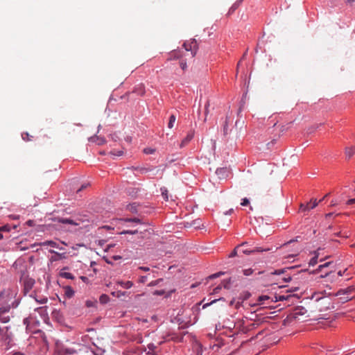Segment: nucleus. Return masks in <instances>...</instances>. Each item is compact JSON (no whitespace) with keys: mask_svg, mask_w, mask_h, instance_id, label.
I'll return each instance as SVG.
<instances>
[{"mask_svg":"<svg viewBox=\"0 0 355 355\" xmlns=\"http://www.w3.org/2000/svg\"><path fill=\"white\" fill-rule=\"evenodd\" d=\"M218 300H212L210 303H207V304H205L203 306H202V308L203 309H205L206 307H207L208 306H209L210 304L216 302Z\"/></svg>","mask_w":355,"mask_h":355,"instance_id":"45","label":"nucleus"},{"mask_svg":"<svg viewBox=\"0 0 355 355\" xmlns=\"http://www.w3.org/2000/svg\"><path fill=\"white\" fill-rule=\"evenodd\" d=\"M290 296L291 295H280L278 297H276V299H277V300L283 301V300H288Z\"/></svg>","mask_w":355,"mask_h":355,"instance_id":"32","label":"nucleus"},{"mask_svg":"<svg viewBox=\"0 0 355 355\" xmlns=\"http://www.w3.org/2000/svg\"><path fill=\"white\" fill-rule=\"evenodd\" d=\"M155 345L153 343H151V344H149L148 345V348L150 351H152V352L153 353L154 352V349H155Z\"/></svg>","mask_w":355,"mask_h":355,"instance_id":"49","label":"nucleus"},{"mask_svg":"<svg viewBox=\"0 0 355 355\" xmlns=\"http://www.w3.org/2000/svg\"><path fill=\"white\" fill-rule=\"evenodd\" d=\"M21 137H22L23 140H24L26 141H31L33 139V136L30 135L28 132H23L21 134Z\"/></svg>","mask_w":355,"mask_h":355,"instance_id":"23","label":"nucleus"},{"mask_svg":"<svg viewBox=\"0 0 355 355\" xmlns=\"http://www.w3.org/2000/svg\"><path fill=\"white\" fill-rule=\"evenodd\" d=\"M105 139L104 138H103V137L97 138V144L98 145H102V144H105Z\"/></svg>","mask_w":355,"mask_h":355,"instance_id":"39","label":"nucleus"},{"mask_svg":"<svg viewBox=\"0 0 355 355\" xmlns=\"http://www.w3.org/2000/svg\"><path fill=\"white\" fill-rule=\"evenodd\" d=\"M123 153V152L122 150H119V151H117V152H114V151H112L111 152V154L114 155V156H121L122 155Z\"/></svg>","mask_w":355,"mask_h":355,"instance_id":"40","label":"nucleus"},{"mask_svg":"<svg viewBox=\"0 0 355 355\" xmlns=\"http://www.w3.org/2000/svg\"><path fill=\"white\" fill-rule=\"evenodd\" d=\"M180 67L183 70H184L187 68V63L184 62H181Z\"/></svg>","mask_w":355,"mask_h":355,"instance_id":"50","label":"nucleus"},{"mask_svg":"<svg viewBox=\"0 0 355 355\" xmlns=\"http://www.w3.org/2000/svg\"><path fill=\"white\" fill-rule=\"evenodd\" d=\"M156 293H157V295H164L166 293V292L163 290H159L156 291Z\"/></svg>","mask_w":355,"mask_h":355,"instance_id":"47","label":"nucleus"},{"mask_svg":"<svg viewBox=\"0 0 355 355\" xmlns=\"http://www.w3.org/2000/svg\"><path fill=\"white\" fill-rule=\"evenodd\" d=\"M36 313H37L40 315L41 319H42L43 320H45L48 318L46 306H40L35 308L34 309V313L31 315L30 318H32L33 315Z\"/></svg>","mask_w":355,"mask_h":355,"instance_id":"4","label":"nucleus"},{"mask_svg":"<svg viewBox=\"0 0 355 355\" xmlns=\"http://www.w3.org/2000/svg\"><path fill=\"white\" fill-rule=\"evenodd\" d=\"M87 184H85V185H83V186L81 187V188H80V189H79L77 191V192H79L80 191H81V190H82V189H83L84 188H86V187H87Z\"/></svg>","mask_w":355,"mask_h":355,"instance_id":"58","label":"nucleus"},{"mask_svg":"<svg viewBox=\"0 0 355 355\" xmlns=\"http://www.w3.org/2000/svg\"><path fill=\"white\" fill-rule=\"evenodd\" d=\"M173 292V290H171L170 291L167 292V294L166 295V297H168L171 295V293H172Z\"/></svg>","mask_w":355,"mask_h":355,"instance_id":"61","label":"nucleus"},{"mask_svg":"<svg viewBox=\"0 0 355 355\" xmlns=\"http://www.w3.org/2000/svg\"><path fill=\"white\" fill-rule=\"evenodd\" d=\"M64 293L67 297L71 298L74 295L75 292L71 286H67L64 287Z\"/></svg>","mask_w":355,"mask_h":355,"instance_id":"13","label":"nucleus"},{"mask_svg":"<svg viewBox=\"0 0 355 355\" xmlns=\"http://www.w3.org/2000/svg\"><path fill=\"white\" fill-rule=\"evenodd\" d=\"M12 355H25V354H24L23 353H21V352H15Z\"/></svg>","mask_w":355,"mask_h":355,"instance_id":"62","label":"nucleus"},{"mask_svg":"<svg viewBox=\"0 0 355 355\" xmlns=\"http://www.w3.org/2000/svg\"><path fill=\"white\" fill-rule=\"evenodd\" d=\"M209 101H207V103L205 104V118L204 119V121H206V120H207V116L209 113Z\"/></svg>","mask_w":355,"mask_h":355,"instance_id":"33","label":"nucleus"},{"mask_svg":"<svg viewBox=\"0 0 355 355\" xmlns=\"http://www.w3.org/2000/svg\"><path fill=\"white\" fill-rule=\"evenodd\" d=\"M255 325H256V324H255L254 322H252V323L250 324V329L254 328V327H255Z\"/></svg>","mask_w":355,"mask_h":355,"instance_id":"63","label":"nucleus"},{"mask_svg":"<svg viewBox=\"0 0 355 355\" xmlns=\"http://www.w3.org/2000/svg\"><path fill=\"white\" fill-rule=\"evenodd\" d=\"M318 205V202L317 201L316 199H314L312 206L309 207V204H306V205L301 204L300 207V209L302 211H309L310 209L315 208Z\"/></svg>","mask_w":355,"mask_h":355,"instance_id":"8","label":"nucleus"},{"mask_svg":"<svg viewBox=\"0 0 355 355\" xmlns=\"http://www.w3.org/2000/svg\"><path fill=\"white\" fill-rule=\"evenodd\" d=\"M86 305L87 307H90L93 305V302L92 301L88 300L86 302Z\"/></svg>","mask_w":355,"mask_h":355,"instance_id":"54","label":"nucleus"},{"mask_svg":"<svg viewBox=\"0 0 355 355\" xmlns=\"http://www.w3.org/2000/svg\"><path fill=\"white\" fill-rule=\"evenodd\" d=\"M249 203H250L249 200L248 198H245L242 200V202L241 203V205L242 206H247L249 205Z\"/></svg>","mask_w":355,"mask_h":355,"instance_id":"37","label":"nucleus"},{"mask_svg":"<svg viewBox=\"0 0 355 355\" xmlns=\"http://www.w3.org/2000/svg\"><path fill=\"white\" fill-rule=\"evenodd\" d=\"M223 274H224V272H217V273H215V274H213V275H210L209 277V279H214V278L220 277V275H222Z\"/></svg>","mask_w":355,"mask_h":355,"instance_id":"35","label":"nucleus"},{"mask_svg":"<svg viewBox=\"0 0 355 355\" xmlns=\"http://www.w3.org/2000/svg\"><path fill=\"white\" fill-rule=\"evenodd\" d=\"M331 263H332L331 261H329V262H326L323 264L320 265L318 267V268L315 270V272H322L324 268H328L329 266H330L331 265Z\"/></svg>","mask_w":355,"mask_h":355,"instance_id":"16","label":"nucleus"},{"mask_svg":"<svg viewBox=\"0 0 355 355\" xmlns=\"http://www.w3.org/2000/svg\"><path fill=\"white\" fill-rule=\"evenodd\" d=\"M109 300V297L105 294H103L100 296L99 301L101 304H106Z\"/></svg>","mask_w":355,"mask_h":355,"instance_id":"21","label":"nucleus"},{"mask_svg":"<svg viewBox=\"0 0 355 355\" xmlns=\"http://www.w3.org/2000/svg\"><path fill=\"white\" fill-rule=\"evenodd\" d=\"M221 289V286H218L217 287H216L214 289V293H218V291Z\"/></svg>","mask_w":355,"mask_h":355,"instance_id":"52","label":"nucleus"},{"mask_svg":"<svg viewBox=\"0 0 355 355\" xmlns=\"http://www.w3.org/2000/svg\"><path fill=\"white\" fill-rule=\"evenodd\" d=\"M229 171L227 168H219L216 171V174L220 179H223L227 176Z\"/></svg>","mask_w":355,"mask_h":355,"instance_id":"7","label":"nucleus"},{"mask_svg":"<svg viewBox=\"0 0 355 355\" xmlns=\"http://www.w3.org/2000/svg\"><path fill=\"white\" fill-rule=\"evenodd\" d=\"M155 150L150 148H146L144 149V153L146 154H153Z\"/></svg>","mask_w":355,"mask_h":355,"instance_id":"36","label":"nucleus"},{"mask_svg":"<svg viewBox=\"0 0 355 355\" xmlns=\"http://www.w3.org/2000/svg\"><path fill=\"white\" fill-rule=\"evenodd\" d=\"M230 279L227 280V281H225H225H223L222 283H223V286H224L225 288H228V284H230Z\"/></svg>","mask_w":355,"mask_h":355,"instance_id":"46","label":"nucleus"},{"mask_svg":"<svg viewBox=\"0 0 355 355\" xmlns=\"http://www.w3.org/2000/svg\"><path fill=\"white\" fill-rule=\"evenodd\" d=\"M123 221L128 222V223H132L136 225L141 224V220L139 218H126L123 219Z\"/></svg>","mask_w":355,"mask_h":355,"instance_id":"17","label":"nucleus"},{"mask_svg":"<svg viewBox=\"0 0 355 355\" xmlns=\"http://www.w3.org/2000/svg\"><path fill=\"white\" fill-rule=\"evenodd\" d=\"M354 150L352 148H345V154L347 159H350L352 157V155H354Z\"/></svg>","mask_w":355,"mask_h":355,"instance_id":"19","label":"nucleus"},{"mask_svg":"<svg viewBox=\"0 0 355 355\" xmlns=\"http://www.w3.org/2000/svg\"><path fill=\"white\" fill-rule=\"evenodd\" d=\"M138 233V230L137 229H134V230H123V232H121V234H137Z\"/></svg>","mask_w":355,"mask_h":355,"instance_id":"26","label":"nucleus"},{"mask_svg":"<svg viewBox=\"0 0 355 355\" xmlns=\"http://www.w3.org/2000/svg\"><path fill=\"white\" fill-rule=\"evenodd\" d=\"M268 250H270L269 248H263L261 247H256V248L252 249V251H253V253L266 252V251H268Z\"/></svg>","mask_w":355,"mask_h":355,"instance_id":"24","label":"nucleus"},{"mask_svg":"<svg viewBox=\"0 0 355 355\" xmlns=\"http://www.w3.org/2000/svg\"><path fill=\"white\" fill-rule=\"evenodd\" d=\"M183 46L186 51H191L193 57L196 55L198 49L197 42L196 40H192L190 42H184Z\"/></svg>","mask_w":355,"mask_h":355,"instance_id":"3","label":"nucleus"},{"mask_svg":"<svg viewBox=\"0 0 355 355\" xmlns=\"http://www.w3.org/2000/svg\"><path fill=\"white\" fill-rule=\"evenodd\" d=\"M116 293H117V294H116V295H115V292L112 293V295H114V296H116V297H121V296H122V295H125V292L117 291Z\"/></svg>","mask_w":355,"mask_h":355,"instance_id":"41","label":"nucleus"},{"mask_svg":"<svg viewBox=\"0 0 355 355\" xmlns=\"http://www.w3.org/2000/svg\"><path fill=\"white\" fill-rule=\"evenodd\" d=\"M193 136L194 130H191L187 133V136L181 141L180 144V148H182L186 146L189 143V141L193 138Z\"/></svg>","mask_w":355,"mask_h":355,"instance_id":"6","label":"nucleus"},{"mask_svg":"<svg viewBox=\"0 0 355 355\" xmlns=\"http://www.w3.org/2000/svg\"><path fill=\"white\" fill-rule=\"evenodd\" d=\"M66 268H64L62 270H61V271L60 272V276L67 279H73V275L71 272L64 271Z\"/></svg>","mask_w":355,"mask_h":355,"instance_id":"10","label":"nucleus"},{"mask_svg":"<svg viewBox=\"0 0 355 355\" xmlns=\"http://www.w3.org/2000/svg\"><path fill=\"white\" fill-rule=\"evenodd\" d=\"M355 291V286H349L345 288H340L336 293L327 292L324 290L322 293H314L312 295V299H314L316 302L320 303V311H325L329 309L331 302L327 296H320V295H325L328 296H341L344 295V297H340V302L345 303L353 299L352 294Z\"/></svg>","mask_w":355,"mask_h":355,"instance_id":"1","label":"nucleus"},{"mask_svg":"<svg viewBox=\"0 0 355 355\" xmlns=\"http://www.w3.org/2000/svg\"><path fill=\"white\" fill-rule=\"evenodd\" d=\"M243 252L245 254H252L253 253V251H252V250H243Z\"/></svg>","mask_w":355,"mask_h":355,"instance_id":"48","label":"nucleus"},{"mask_svg":"<svg viewBox=\"0 0 355 355\" xmlns=\"http://www.w3.org/2000/svg\"><path fill=\"white\" fill-rule=\"evenodd\" d=\"M248 243L247 242H244L243 243L241 246H243L245 245H246ZM240 247V245H238L232 252L231 254L229 255L230 257H234L235 256H236L237 254V248H239Z\"/></svg>","mask_w":355,"mask_h":355,"instance_id":"27","label":"nucleus"},{"mask_svg":"<svg viewBox=\"0 0 355 355\" xmlns=\"http://www.w3.org/2000/svg\"><path fill=\"white\" fill-rule=\"evenodd\" d=\"M21 281L23 282L24 289L26 291H30L35 284V280L32 278L23 277L21 279Z\"/></svg>","mask_w":355,"mask_h":355,"instance_id":"5","label":"nucleus"},{"mask_svg":"<svg viewBox=\"0 0 355 355\" xmlns=\"http://www.w3.org/2000/svg\"><path fill=\"white\" fill-rule=\"evenodd\" d=\"M282 279L285 282H289L291 279V275H286V277H284L282 278Z\"/></svg>","mask_w":355,"mask_h":355,"instance_id":"44","label":"nucleus"},{"mask_svg":"<svg viewBox=\"0 0 355 355\" xmlns=\"http://www.w3.org/2000/svg\"><path fill=\"white\" fill-rule=\"evenodd\" d=\"M10 317L9 316H0V322L3 323H6L9 322Z\"/></svg>","mask_w":355,"mask_h":355,"instance_id":"34","label":"nucleus"},{"mask_svg":"<svg viewBox=\"0 0 355 355\" xmlns=\"http://www.w3.org/2000/svg\"><path fill=\"white\" fill-rule=\"evenodd\" d=\"M223 132H224L225 135H227V121H225V123L223 127Z\"/></svg>","mask_w":355,"mask_h":355,"instance_id":"43","label":"nucleus"},{"mask_svg":"<svg viewBox=\"0 0 355 355\" xmlns=\"http://www.w3.org/2000/svg\"><path fill=\"white\" fill-rule=\"evenodd\" d=\"M253 270L251 268L246 269L243 270V273L245 275L248 276L252 273Z\"/></svg>","mask_w":355,"mask_h":355,"instance_id":"38","label":"nucleus"},{"mask_svg":"<svg viewBox=\"0 0 355 355\" xmlns=\"http://www.w3.org/2000/svg\"><path fill=\"white\" fill-rule=\"evenodd\" d=\"M318 253L315 252V255L313 257H312L309 261V265L314 266L318 263Z\"/></svg>","mask_w":355,"mask_h":355,"instance_id":"20","label":"nucleus"},{"mask_svg":"<svg viewBox=\"0 0 355 355\" xmlns=\"http://www.w3.org/2000/svg\"><path fill=\"white\" fill-rule=\"evenodd\" d=\"M161 195L164 200L168 201V191L165 187H161Z\"/></svg>","mask_w":355,"mask_h":355,"instance_id":"15","label":"nucleus"},{"mask_svg":"<svg viewBox=\"0 0 355 355\" xmlns=\"http://www.w3.org/2000/svg\"><path fill=\"white\" fill-rule=\"evenodd\" d=\"M80 279H82L83 282H88V278L87 277H85V276H81L80 277Z\"/></svg>","mask_w":355,"mask_h":355,"instance_id":"55","label":"nucleus"},{"mask_svg":"<svg viewBox=\"0 0 355 355\" xmlns=\"http://www.w3.org/2000/svg\"><path fill=\"white\" fill-rule=\"evenodd\" d=\"M318 279V282L325 285L329 290L331 289L330 284L336 283L339 281L335 275V272L332 270L326 272L324 275H320Z\"/></svg>","mask_w":355,"mask_h":355,"instance_id":"2","label":"nucleus"},{"mask_svg":"<svg viewBox=\"0 0 355 355\" xmlns=\"http://www.w3.org/2000/svg\"><path fill=\"white\" fill-rule=\"evenodd\" d=\"M41 246H46V245H49V246H51V247H53V248H58L60 250H62V248H60L58 246V244L53 241H46L43 243H41L40 244Z\"/></svg>","mask_w":355,"mask_h":355,"instance_id":"11","label":"nucleus"},{"mask_svg":"<svg viewBox=\"0 0 355 355\" xmlns=\"http://www.w3.org/2000/svg\"><path fill=\"white\" fill-rule=\"evenodd\" d=\"M121 257L120 256H114L113 257V259L114 260H118V259H120Z\"/></svg>","mask_w":355,"mask_h":355,"instance_id":"60","label":"nucleus"},{"mask_svg":"<svg viewBox=\"0 0 355 355\" xmlns=\"http://www.w3.org/2000/svg\"><path fill=\"white\" fill-rule=\"evenodd\" d=\"M110 136H111L112 139L113 141H116L117 140V139L119 138L116 134L111 135Z\"/></svg>","mask_w":355,"mask_h":355,"instance_id":"53","label":"nucleus"},{"mask_svg":"<svg viewBox=\"0 0 355 355\" xmlns=\"http://www.w3.org/2000/svg\"><path fill=\"white\" fill-rule=\"evenodd\" d=\"M347 269H345L344 270H339L337 272H335V275L338 280L340 278L344 275V274L347 272Z\"/></svg>","mask_w":355,"mask_h":355,"instance_id":"29","label":"nucleus"},{"mask_svg":"<svg viewBox=\"0 0 355 355\" xmlns=\"http://www.w3.org/2000/svg\"><path fill=\"white\" fill-rule=\"evenodd\" d=\"M336 205H337V202L335 201V200H332L331 202V206H335Z\"/></svg>","mask_w":355,"mask_h":355,"instance_id":"57","label":"nucleus"},{"mask_svg":"<svg viewBox=\"0 0 355 355\" xmlns=\"http://www.w3.org/2000/svg\"><path fill=\"white\" fill-rule=\"evenodd\" d=\"M35 300L41 304H46L48 301V299L46 297H40L39 299L37 298H35Z\"/></svg>","mask_w":355,"mask_h":355,"instance_id":"30","label":"nucleus"},{"mask_svg":"<svg viewBox=\"0 0 355 355\" xmlns=\"http://www.w3.org/2000/svg\"><path fill=\"white\" fill-rule=\"evenodd\" d=\"M333 215V213H329L326 214V218H329Z\"/></svg>","mask_w":355,"mask_h":355,"instance_id":"64","label":"nucleus"},{"mask_svg":"<svg viewBox=\"0 0 355 355\" xmlns=\"http://www.w3.org/2000/svg\"><path fill=\"white\" fill-rule=\"evenodd\" d=\"M49 252L51 253V254H55V257H53V259L54 261H58V260H60V259H64L66 257L65 256V253H59V252H57L54 250H49Z\"/></svg>","mask_w":355,"mask_h":355,"instance_id":"12","label":"nucleus"},{"mask_svg":"<svg viewBox=\"0 0 355 355\" xmlns=\"http://www.w3.org/2000/svg\"><path fill=\"white\" fill-rule=\"evenodd\" d=\"M269 299H270V297L267 295H261V296L259 297L258 300L260 302V304H264V301L268 300Z\"/></svg>","mask_w":355,"mask_h":355,"instance_id":"31","label":"nucleus"},{"mask_svg":"<svg viewBox=\"0 0 355 355\" xmlns=\"http://www.w3.org/2000/svg\"><path fill=\"white\" fill-rule=\"evenodd\" d=\"M58 222L63 224H69L72 225H78V223H76L74 220L70 218H60L58 219Z\"/></svg>","mask_w":355,"mask_h":355,"instance_id":"14","label":"nucleus"},{"mask_svg":"<svg viewBox=\"0 0 355 355\" xmlns=\"http://www.w3.org/2000/svg\"><path fill=\"white\" fill-rule=\"evenodd\" d=\"M233 212V209H230L229 211H227L225 214H231Z\"/></svg>","mask_w":355,"mask_h":355,"instance_id":"59","label":"nucleus"},{"mask_svg":"<svg viewBox=\"0 0 355 355\" xmlns=\"http://www.w3.org/2000/svg\"><path fill=\"white\" fill-rule=\"evenodd\" d=\"M146 281H147V277L146 276H141L139 278V282L140 283H145Z\"/></svg>","mask_w":355,"mask_h":355,"instance_id":"42","label":"nucleus"},{"mask_svg":"<svg viewBox=\"0 0 355 355\" xmlns=\"http://www.w3.org/2000/svg\"><path fill=\"white\" fill-rule=\"evenodd\" d=\"M295 268V267H290V268H287L286 270L285 269L276 270L273 272H272V274L279 275L284 274L286 270H293Z\"/></svg>","mask_w":355,"mask_h":355,"instance_id":"18","label":"nucleus"},{"mask_svg":"<svg viewBox=\"0 0 355 355\" xmlns=\"http://www.w3.org/2000/svg\"><path fill=\"white\" fill-rule=\"evenodd\" d=\"M116 283L125 289L130 288L133 286V282L131 281H117Z\"/></svg>","mask_w":355,"mask_h":355,"instance_id":"9","label":"nucleus"},{"mask_svg":"<svg viewBox=\"0 0 355 355\" xmlns=\"http://www.w3.org/2000/svg\"><path fill=\"white\" fill-rule=\"evenodd\" d=\"M175 120H176L175 116L173 114L171 115V116L169 118V121L168 123V128H172L173 127Z\"/></svg>","mask_w":355,"mask_h":355,"instance_id":"22","label":"nucleus"},{"mask_svg":"<svg viewBox=\"0 0 355 355\" xmlns=\"http://www.w3.org/2000/svg\"><path fill=\"white\" fill-rule=\"evenodd\" d=\"M139 270H144V271H147V270H149V268H146V267H139Z\"/></svg>","mask_w":355,"mask_h":355,"instance_id":"56","label":"nucleus"},{"mask_svg":"<svg viewBox=\"0 0 355 355\" xmlns=\"http://www.w3.org/2000/svg\"><path fill=\"white\" fill-rule=\"evenodd\" d=\"M11 230V227L10 225H5L0 227V232H9Z\"/></svg>","mask_w":355,"mask_h":355,"instance_id":"25","label":"nucleus"},{"mask_svg":"<svg viewBox=\"0 0 355 355\" xmlns=\"http://www.w3.org/2000/svg\"><path fill=\"white\" fill-rule=\"evenodd\" d=\"M355 203V198H352V199H349V200H347V205H352Z\"/></svg>","mask_w":355,"mask_h":355,"instance_id":"51","label":"nucleus"},{"mask_svg":"<svg viewBox=\"0 0 355 355\" xmlns=\"http://www.w3.org/2000/svg\"><path fill=\"white\" fill-rule=\"evenodd\" d=\"M10 309V306L0 307V316L5 313H8Z\"/></svg>","mask_w":355,"mask_h":355,"instance_id":"28","label":"nucleus"}]
</instances>
